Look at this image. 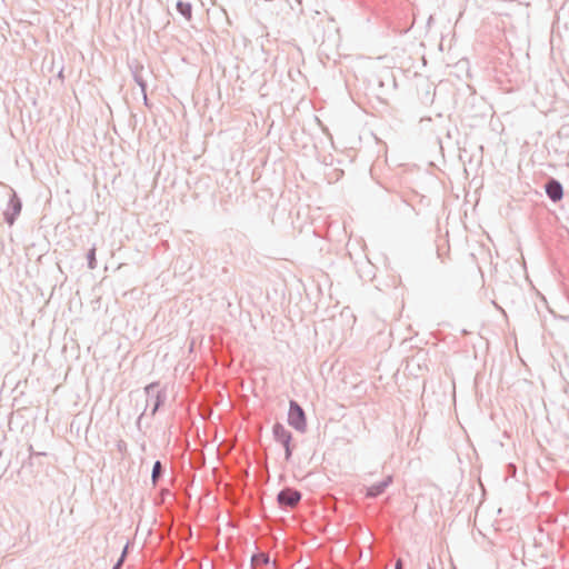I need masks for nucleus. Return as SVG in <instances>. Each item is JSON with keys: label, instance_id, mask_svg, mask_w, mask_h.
Listing matches in <instances>:
<instances>
[{"label": "nucleus", "instance_id": "6ab92c4d", "mask_svg": "<svg viewBox=\"0 0 569 569\" xmlns=\"http://www.w3.org/2000/svg\"><path fill=\"white\" fill-rule=\"evenodd\" d=\"M46 455H47L46 452L37 451L36 457H37V456H46Z\"/></svg>", "mask_w": 569, "mask_h": 569}, {"label": "nucleus", "instance_id": "7ed1b4c3", "mask_svg": "<svg viewBox=\"0 0 569 569\" xmlns=\"http://www.w3.org/2000/svg\"><path fill=\"white\" fill-rule=\"evenodd\" d=\"M272 435L277 442L282 445L284 449V459L289 461L292 457L293 447L291 445V432L280 422H276L272 427Z\"/></svg>", "mask_w": 569, "mask_h": 569}, {"label": "nucleus", "instance_id": "ddd939ff", "mask_svg": "<svg viewBox=\"0 0 569 569\" xmlns=\"http://www.w3.org/2000/svg\"><path fill=\"white\" fill-rule=\"evenodd\" d=\"M116 447L120 453H124L127 451V442L124 440L117 441Z\"/></svg>", "mask_w": 569, "mask_h": 569}, {"label": "nucleus", "instance_id": "2eb2a0df", "mask_svg": "<svg viewBox=\"0 0 569 569\" xmlns=\"http://www.w3.org/2000/svg\"><path fill=\"white\" fill-rule=\"evenodd\" d=\"M127 558H124V555H120L119 559L117 560L116 563H119L120 567L123 566L124 561H126Z\"/></svg>", "mask_w": 569, "mask_h": 569}, {"label": "nucleus", "instance_id": "f03ea898", "mask_svg": "<svg viewBox=\"0 0 569 569\" xmlns=\"http://www.w3.org/2000/svg\"><path fill=\"white\" fill-rule=\"evenodd\" d=\"M288 423L299 432L307 430V419L302 407L296 401H289Z\"/></svg>", "mask_w": 569, "mask_h": 569}, {"label": "nucleus", "instance_id": "423d86ee", "mask_svg": "<svg viewBox=\"0 0 569 569\" xmlns=\"http://www.w3.org/2000/svg\"><path fill=\"white\" fill-rule=\"evenodd\" d=\"M393 482V477L392 476H387L383 480L372 485V486H369V487H365V490H366V497L369 498V499H376L378 497H380L381 495L385 493V491L387 490V488Z\"/></svg>", "mask_w": 569, "mask_h": 569}, {"label": "nucleus", "instance_id": "6e6552de", "mask_svg": "<svg viewBox=\"0 0 569 569\" xmlns=\"http://www.w3.org/2000/svg\"><path fill=\"white\" fill-rule=\"evenodd\" d=\"M142 66L141 67H136L134 70H132V76H133V80L134 82L140 87L141 89V92L143 94V100H144V103L148 104V97H147V82L146 80L142 78L141 76V71H142Z\"/></svg>", "mask_w": 569, "mask_h": 569}, {"label": "nucleus", "instance_id": "0eeeda50", "mask_svg": "<svg viewBox=\"0 0 569 569\" xmlns=\"http://www.w3.org/2000/svg\"><path fill=\"white\" fill-rule=\"evenodd\" d=\"M545 191L547 197L552 202H558L563 197V188L562 184L555 178H549L545 184Z\"/></svg>", "mask_w": 569, "mask_h": 569}, {"label": "nucleus", "instance_id": "1a4fd4ad", "mask_svg": "<svg viewBox=\"0 0 569 569\" xmlns=\"http://www.w3.org/2000/svg\"><path fill=\"white\" fill-rule=\"evenodd\" d=\"M164 475V467L160 460H157L153 463L152 471H151V483L153 487H157L159 483V480Z\"/></svg>", "mask_w": 569, "mask_h": 569}, {"label": "nucleus", "instance_id": "9d476101", "mask_svg": "<svg viewBox=\"0 0 569 569\" xmlns=\"http://www.w3.org/2000/svg\"><path fill=\"white\" fill-rule=\"evenodd\" d=\"M177 11L184 17L187 20L192 18V6L189 2L178 1L176 4Z\"/></svg>", "mask_w": 569, "mask_h": 569}, {"label": "nucleus", "instance_id": "a211bd4d", "mask_svg": "<svg viewBox=\"0 0 569 569\" xmlns=\"http://www.w3.org/2000/svg\"><path fill=\"white\" fill-rule=\"evenodd\" d=\"M122 567H120L119 563H114L113 567L111 569H121Z\"/></svg>", "mask_w": 569, "mask_h": 569}, {"label": "nucleus", "instance_id": "f3484780", "mask_svg": "<svg viewBox=\"0 0 569 569\" xmlns=\"http://www.w3.org/2000/svg\"><path fill=\"white\" fill-rule=\"evenodd\" d=\"M128 550H129V543H127L121 552V555H124V558H127V555H128Z\"/></svg>", "mask_w": 569, "mask_h": 569}, {"label": "nucleus", "instance_id": "412c9836", "mask_svg": "<svg viewBox=\"0 0 569 569\" xmlns=\"http://www.w3.org/2000/svg\"><path fill=\"white\" fill-rule=\"evenodd\" d=\"M2 457V450H0V458Z\"/></svg>", "mask_w": 569, "mask_h": 569}, {"label": "nucleus", "instance_id": "39448f33", "mask_svg": "<svg viewBox=\"0 0 569 569\" xmlns=\"http://www.w3.org/2000/svg\"><path fill=\"white\" fill-rule=\"evenodd\" d=\"M301 498L302 493L299 490L286 487L278 492L277 502L283 509L295 508L301 501Z\"/></svg>", "mask_w": 569, "mask_h": 569}, {"label": "nucleus", "instance_id": "4468645a", "mask_svg": "<svg viewBox=\"0 0 569 569\" xmlns=\"http://www.w3.org/2000/svg\"><path fill=\"white\" fill-rule=\"evenodd\" d=\"M393 569H403V560L401 558L396 560Z\"/></svg>", "mask_w": 569, "mask_h": 569}, {"label": "nucleus", "instance_id": "f257e3e1", "mask_svg": "<svg viewBox=\"0 0 569 569\" xmlns=\"http://www.w3.org/2000/svg\"><path fill=\"white\" fill-rule=\"evenodd\" d=\"M146 393V407L143 412L138 418V426L140 425L143 416L147 412V409L150 407V416L154 417L158 410L163 406L167 400V392L164 388H160V383L158 381L151 382L144 387Z\"/></svg>", "mask_w": 569, "mask_h": 569}, {"label": "nucleus", "instance_id": "f8f14e48", "mask_svg": "<svg viewBox=\"0 0 569 569\" xmlns=\"http://www.w3.org/2000/svg\"><path fill=\"white\" fill-rule=\"evenodd\" d=\"M88 268L93 270L97 268V259H96V247H92L87 252Z\"/></svg>", "mask_w": 569, "mask_h": 569}, {"label": "nucleus", "instance_id": "dca6fc26", "mask_svg": "<svg viewBox=\"0 0 569 569\" xmlns=\"http://www.w3.org/2000/svg\"><path fill=\"white\" fill-rule=\"evenodd\" d=\"M28 451H29L30 458L36 457L37 451L33 450V447L31 445L29 446Z\"/></svg>", "mask_w": 569, "mask_h": 569}, {"label": "nucleus", "instance_id": "9b49d317", "mask_svg": "<svg viewBox=\"0 0 569 569\" xmlns=\"http://www.w3.org/2000/svg\"><path fill=\"white\" fill-rule=\"evenodd\" d=\"M270 562V556L266 552H258L251 557L252 567L268 565Z\"/></svg>", "mask_w": 569, "mask_h": 569}, {"label": "nucleus", "instance_id": "aec40b11", "mask_svg": "<svg viewBox=\"0 0 569 569\" xmlns=\"http://www.w3.org/2000/svg\"><path fill=\"white\" fill-rule=\"evenodd\" d=\"M428 569H435L431 565H428Z\"/></svg>", "mask_w": 569, "mask_h": 569}, {"label": "nucleus", "instance_id": "20e7f679", "mask_svg": "<svg viewBox=\"0 0 569 569\" xmlns=\"http://www.w3.org/2000/svg\"><path fill=\"white\" fill-rule=\"evenodd\" d=\"M22 210V201L18 197L17 192L11 189V193L7 203V208L3 211V219L9 224L12 226L17 218L20 216Z\"/></svg>", "mask_w": 569, "mask_h": 569}]
</instances>
